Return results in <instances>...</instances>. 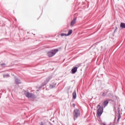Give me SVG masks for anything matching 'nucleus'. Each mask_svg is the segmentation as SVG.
I'll list each match as a JSON object with an SVG mask.
<instances>
[{"label":"nucleus","mask_w":125,"mask_h":125,"mask_svg":"<svg viewBox=\"0 0 125 125\" xmlns=\"http://www.w3.org/2000/svg\"><path fill=\"white\" fill-rule=\"evenodd\" d=\"M67 37L68 35L65 33H61V37Z\"/></svg>","instance_id":"nucleus-13"},{"label":"nucleus","mask_w":125,"mask_h":125,"mask_svg":"<svg viewBox=\"0 0 125 125\" xmlns=\"http://www.w3.org/2000/svg\"><path fill=\"white\" fill-rule=\"evenodd\" d=\"M24 94L25 95V96H26V97H27V98H32V97L34 96V94H33L31 93H30L29 92H24Z\"/></svg>","instance_id":"nucleus-4"},{"label":"nucleus","mask_w":125,"mask_h":125,"mask_svg":"<svg viewBox=\"0 0 125 125\" xmlns=\"http://www.w3.org/2000/svg\"><path fill=\"white\" fill-rule=\"evenodd\" d=\"M72 106H73V107L74 108H75V106H76V104H72Z\"/></svg>","instance_id":"nucleus-18"},{"label":"nucleus","mask_w":125,"mask_h":125,"mask_svg":"<svg viewBox=\"0 0 125 125\" xmlns=\"http://www.w3.org/2000/svg\"><path fill=\"white\" fill-rule=\"evenodd\" d=\"M120 27H121V28H123V29H125V23H123V22H122L120 24Z\"/></svg>","instance_id":"nucleus-8"},{"label":"nucleus","mask_w":125,"mask_h":125,"mask_svg":"<svg viewBox=\"0 0 125 125\" xmlns=\"http://www.w3.org/2000/svg\"><path fill=\"white\" fill-rule=\"evenodd\" d=\"M81 66V64H79L76 65V67H74L72 69L71 72H72V74H75L76 72H77L78 70V68L80 67Z\"/></svg>","instance_id":"nucleus-5"},{"label":"nucleus","mask_w":125,"mask_h":125,"mask_svg":"<svg viewBox=\"0 0 125 125\" xmlns=\"http://www.w3.org/2000/svg\"><path fill=\"white\" fill-rule=\"evenodd\" d=\"M16 83H20V81L19 80H16L15 81Z\"/></svg>","instance_id":"nucleus-16"},{"label":"nucleus","mask_w":125,"mask_h":125,"mask_svg":"<svg viewBox=\"0 0 125 125\" xmlns=\"http://www.w3.org/2000/svg\"><path fill=\"white\" fill-rule=\"evenodd\" d=\"M80 116V110L78 109H75L73 112V119L74 121H76L77 118Z\"/></svg>","instance_id":"nucleus-3"},{"label":"nucleus","mask_w":125,"mask_h":125,"mask_svg":"<svg viewBox=\"0 0 125 125\" xmlns=\"http://www.w3.org/2000/svg\"><path fill=\"white\" fill-rule=\"evenodd\" d=\"M120 119H121V114H119L118 118V120H117V123H119V121H120Z\"/></svg>","instance_id":"nucleus-15"},{"label":"nucleus","mask_w":125,"mask_h":125,"mask_svg":"<svg viewBox=\"0 0 125 125\" xmlns=\"http://www.w3.org/2000/svg\"><path fill=\"white\" fill-rule=\"evenodd\" d=\"M52 87H54V86H53V85H52V84L50 85V88H52Z\"/></svg>","instance_id":"nucleus-17"},{"label":"nucleus","mask_w":125,"mask_h":125,"mask_svg":"<svg viewBox=\"0 0 125 125\" xmlns=\"http://www.w3.org/2000/svg\"><path fill=\"white\" fill-rule=\"evenodd\" d=\"M108 101L106 100L104 102V107H106V106H107V105H108Z\"/></svg>","instance_id":"nucleus-9"},{"label":"nucleus","mask_w":125,"mask_h":125,"mask_svg":"<svg viewBox=\"0 0 125 125\" xmlns=\"http://www.w3.org/2000/svg\"><path fill=\"white\" fill-rule=\"evenodd\" d=\"M76 22H77V19L74 18L71 22V23H70L71 26H74V25L76 24Z\"/></svg>","instance_id":"nucleus-6"},{"label":"nucleus","mask_w":125,"mask_h":125,"mask_svg":"<svg viewBox=\"0 0 125 125\" xmlns=\"http://www.w3.org/2000/svg\"><path fill=\"white\" fill-rule=\"evenodd\" d=\"M50 79H51V77H48L47 78H46V80L45 81V83H48V82H49V80H50Z\"/></svg>","instance_id":"nucleus-11"},{"label":"nucleus","mask_w":125,"mask_h":125,"mask_svg":"<svg viewBox=\"0 0 125 125\" xmlns=\"http://www.w3.org/2000/svg\"><path fill=\"white\" fill-rule=\"evenodd\" d=\"M0 67H1V68H5V67H6V64L5 63H2L0 64Z\"/></svg>","instance_id":"nucleus-12"},{"label":"nucleus","mask_w":125,"mask_h":125,"mask_svg":"<svg viewBox=\"0 0 125 125\" xmlns=\"http://www.w3.org/2000/svg\"><path fill=\"white\" fill-rule=\"evenodd\" d=\"M3 78H8L9 77V74H5L3 75Z\"/></svg>","instance_id":"nucleus-14"},{"label":"nucleus","mask_w":125,"mask_h":125,"mask_svg":"<svg viewBox=\"0 0 125 125\" xmlns=\"http://www.w3.org/2000/svg\"><path fill=\"white\" fill-rule=\"evenodd\" d=\"M72 33H73V30L72 29L69 30L68 31V33H67V36H70V35H71L72 34Z\"/></svg>","instance_id":"nucleus-10"},{"label":"nucleus","mask_w":125,"mask_h":125,"mask_svg":"<svg viewBox=\"0 0 125 125\" xmlns=\"http://www.w3.org/2000/svg\"><path fill=\"white\" fill-rule=\"evenodd\" d=\"M97 108L98 109L97 115L98 117H100L102 115V113H103V107H101V106L98 104Z\"/></svg>","instance_id":"nucleus-2"},{"label":"nucleus","mask_w":125,"mask_h":125,"mask_svg":"<svg viewBox=\"0 0 125 125\" xmlns=\"http://www.w3.org/2000/svg\"><path fill=\"white\" fill-rule=\"evenodd\" d=\"M72 96L74 99H76L77 98V93H76V91H74L72 94Z\"/></svg>","instance_id":"nucleus-7"},{"label":"nucleus","mask_w":125,"mask_h":125,"mask_svg":"<svg viewBox=\"0 0 125 125\" xmlns=\"http://www.w3.org/2000/svg\"><path fill=\"white\" fill-rule=\"evenodd\" d=\"M56 52H58V49L52 50L47 52V56L48 57H52V56L55 55Z\"/></svg>","instance_id":"nucleus-1"}]
</instances>
